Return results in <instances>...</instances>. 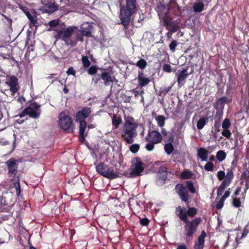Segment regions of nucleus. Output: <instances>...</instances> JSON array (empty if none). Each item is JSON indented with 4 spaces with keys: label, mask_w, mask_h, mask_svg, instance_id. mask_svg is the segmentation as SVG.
I'll list each match as a JSON object with an SVG mask.
<instances>
[{
    "label": "nucleus",
    "mask_w": 249,
    "mask_h": 249,
    "mask_svg": "<svg viewBox=\"0 0 249 249\" xmlns=\"http://www.w3.org/2000/svg\"><path fill=\"white\" fill-rule=\"evenodd\" d=\"M197 157L201 159L202 161H207L208 154H209V151L203 147H200L197 150Z\"/></svg>",
    "instance_id": "25"
},
{
    "label": "nucleus",
    "mask_w": 249,
    "mask_h": 249,
    "mask_svg": "<svg viewBox=\"0 0 249 249\" xmlns=\"http://www.w3.org/2000/svg\"><path fill=\"white\" fill-rule=\"evenodd\" d=\"M164 149L167 155H170L174 151V147L171 142H168L164 145Z\"/></svg>",
    "instance_id": "36"
},
{
    "label": "nucleus",
    "mask_w": 249,
    "mask_h": 249,
    "mask_svg": "<svg viewBox=\"0 0 249 249\" xmlns=\"http://www.w3.org/2000/svg\"><path fill=\"white\" fill-rule=\"evenodd\" d=\"M97 172L103 177L110 179H113L118 178L119 175L114 172L112 167L108 165L101 162L96 166Z\"/></svg>",
    "instance_id": "9"
},
{
    "label": "nucleus",
    "mask_w": 249,
    "mask_h": 249,
    "mask_svg": "<svg viewBox=\"0 0 249 249\" xmlns=\"http://www.w3.org/2000/svg\"><path fill=\"white\" fill-rule=\"evenodd\" d=\"M98 69H99V68L97 65H92L91 66L89 67V68L88 69V73L89 75H95V74H96Z\"/></svg>",
    "instance_id": "40"
},
{
    "label": "nucleus",
    "mask_w": 249,
    "mask_h": 249,
    "mask_svg": "<svg viewBox=\"0 0 249 249\" xmlns=\"http://www.w3.org/2000/svg\"><path fill=\"white\" fill-rule=\"evenodd\" d=\"M207 123L206 119L204 117L200 118L197 122V128L199 130L202 129Z\"/></svg>",
    "instance_id": "37"
},
{
    "label": "nucleus",
    "mask_w": 249,
    "mask_h": 249,
    "mask_svg": "<svg viewBox=\"0 0 249 249\" xmlns=\"http://www.w3.org/2000/svg\"><path fill=\"white\" fill-rule=\"evenodd\" d=\"M231 125L230 120L229 119H225L222 124V127L223 129H229Z\"/></svg>",
    "instance_id": "49"
},
{
    "label": "nucleus",
    "mask_w": 249,
    "mask_h": 249,
    "mask_svg": "<svg viewBox=\"0 0 249 249\" xmlns=\"http://www.w3.org/2000/svg\"><path fill=\"white\" fill-rule=\"evenodd\" d=\"M217 177L220 181L224 180L225 178V173L224 171L220 170L217 172Z\"/></svg>",
    "instance_id": "57"
},
{
    "label": "nucleus",
    "mask_w": 249,
    "mask_h": 249,
    "mask_svg": "<svg viewBox=\"0 0 249 249\" xmlns=\"http://www.w3.org/2000/svg\"><path fill=\"white\" fill-rule=\"evenodd\" d=\"M193 173L189 170H186L183 171L180 174V178L182 179H190L193 176Z\"/></svg>",
    "instance_id": "34"
},
{
    "label": "nucleus",
    "mask_w": 249,
    "mask_h": 249,
    "mask_svg": "<svg viewBox=\"0 0 249 249\" xmlns=\"http://www.w3.org/2000/svg\"><path fill=\"white\" fill-rule=\"evenodd\" d=\"M226 157V154L223 150H219L216 153V158L219 161L224 160Z\"/></svg>",
    "instance_id": "39"
},
{
    "label": "nucleus",
    "mask_w": 249,
    "mask_h": 249,
    "mask_svg": "<svg viewBox=\"0 0 249 249\" xmlns=\"http://www.w3.org/2000/svg\"><path fill=\"white\" fill-rule=\"evenodd\" d=\"M6 165L8 170V174L13 175L12 181H15L14 187L16 189V195L19 196L21 192L20 186L19 183V178L16 176L18 174V164L14 158H11L6 162Z\"/></svg>",
    "instance_id": "4"
},
{
    "label": "nucleus",
    "mask_w": 249,
    "mask_h": 249,
    "mask_svg": "<svg viewBox=\"0 0 249 249\" xmlns=\"http://www.w3.org/2000/svg\"><path fill=\"white\" fill-rule=\"evenodd\" d=\"M54 36L56 40L61 39L67 46L72 47L75 46L79 41L83 42L85 36L75 26H69L64 30L60 29Z\"/></svg>",
    "instance_id": "1"
},
{
    "label": "nucleus",
    "mask_w": 249,
    "mask_h": 249,
    "mask_svg": "<svg viewBox=\"0 0 249 249\" xmlns=\"http://www.w3.org/2000/svg\"><path fill=\"white\" fill-rule=\"evenodd\" d=\"M186 185L185 186L182 183H178L175 186V190L182 201L188 203L190 199L189 191L193 194L196 193V191L192 180L187 181Z\"/></svg>",
    "instance_id": "3"
},
{
    "label": "nucleus",
    "mask_w": 249,
    "mask_h": 249,
    "mask_svg": "<svg viewBox=\"0 0 249 249\" xmlns=\"http://www.w3.org/2000/svg\"><path fill=\"white\" fill-rule=\"evenodd\" d=\"M137 0H125V4L121 8L119 17L125 29L128 28L132 15L137 10Z\"/></svg>",
    "instance_id": "2"
},
{
    "label": "nucleus",
    "mask_w": 249,
    "mask_h": 249,
    "mask_svg": "<svg viewBox=\"0 0 249 249\" xmlns=\"http://www.w3.org/2000/svg\"><path fill=\"white\" fill-rule=\"evenodd\" d=\"M145 140L147 142H153L157 144L161 142L162 137L159 131H150L149 130L147 135L146 136Z\"/></svg>",
    "instance_id": "12"
},
{
    "label": "nucleus",
    "mask_w": 249,
    "mask_h": 249,
    "mask_svg": "<svg viewBox=\"0 0 249 249\" xmlns=\"http://www.w3.org/2000/svg\"><path fill=\"white\" fill-rule=\"evenodd\" d=\"M175 213L179 219L184 223L189 220L185 208L179 206L176 208Z\"/></svg>",
    "instance_id": "18"
},
{
    "label": "nucleus",
    "mask_w": 249,
    "mask_h": 249,
    "mask_svg": "<svg viewBox=\"0 0 249 249\" xmlns=\"http://www.w3.org/2000/svg\"><path fill=\"white\" fill-rule=\"evenodd\" d=\"M91 113L90 107H85L82 110L79 111L76 115V121L79 122L85 121V119L87 118Z\"/></svg>",
    "instance_id": "15"
},
{
    "label": "nucleus",
    "mask_w": 249,
    "mask_h": 249,
    "mask_svg": "<svg viewBox=\"0 0 249 249\" xmlns=\"http://www.w3.org/2000/svg\"><path fill=\"white\" fill-rule=\"evenodd\" d=\"M136 65L140 69L142 70L144 69L146 65L147 62L143 59H140L136 64Z\"/></svg>",
    "instance_id": "43"
},
{
    "label": "nucleus",
    "mask_w": 249,
    "mask_h": 249,
    "mask_svg": "<svg viewBox=\"0 0 249 249\" xmlns=\"http://www.w3.org/2000/svg\"><path fill=\"white\" fill-rule=\"evenodd\" d=\"M214 164L212 162H208L204 166V169L207 171H213V170Z\"/></svg>",
    "instance_id": "47"
},
{
    "label": "nucleus",
    "mask_w": 249,
    "mask_h": 249,
    "mask_svg": "<svg viewBox=\"0 0 249 249\" xmlns=\"http://www.w3.org/2000/svg\"><path fill=\"white\" fill-rule=\"evenodd\" d=\"M167 168L165 166H161L159 168V171L156 177V184L159 186L164 184L167 179Z\"/></svg>",
    "instance_id": "11"
},
{
    "label": "nucleus",
    "mask_w": 249,
    "mask_h": 249,
    "mask_svg": "<svg viewBox=\"0 0 249 249\" xmlns=\"http://www.w3.org/2000/svg\"><path fill=\"white\" fill-rule=\"evenodd\" d=\"M222 118L221 115L215 116V120L213 126L212 127V130H216V131H220L221 126V120Z\"/></svg>",
    "instance_id": "29"
},
{
    "label": "nucleus",
    "mask_w": 249,
    "mask_h": 249,
    "mask_svg": "<svg viewBox=\"0 0 249 249\" xmlns=\"http://www.w3.org/2000/svg\"><path fill=\"white\" fill-rule=\"evenodd\" d=\"M150 220L146 217L140 218V224L142 226H147L149 225Z\"/></svg>",
    "instance_id": "53"
},
{
    "label": "nucleus",
    "mask_w": 249,
    "mask_h": 249,
    "mask_svg": "<svg viewBox=\"0 0 249 249\" xmlns=\"http://www.w3.org/2000/svg\"><path fill=\"white\" fill-rule=\"evenodd\" d=\"M11 205L7 200L5 197L2 196L0 199V209L1 211L7 212L11 208Z\"/></svg>",
    "instance_id": "24"
},
{
    "label": "nucleus",
    "mask_w": 249,
    "mask_h": 249,
    "mask_svg": "<svg viewBox=\"0 0 249 249\" xmlns=\"http://www.w3.org/2000/svg\"><path fill=\"white\" fill-rule=\"evenodd\" d=\"M231 194V192L230 191V189H228V190H227L224 194L221 196L222 198L224 199H226L227 198H228Z\"/></svg>",
    "instance_id": "64"
},
{
    "label": "nucleus",
    "mask_w": 249,
    "mask_h": 249,
    "mask_svg": "<svg viewBox=\"0 0 249 249\" xmlns=\"http://www.w3.org/2000/svg\"><path fill=\"white\" fill-rule=\"evenodd\" d=\"M6 83L10 87V90L12 93V95H14L18 89V78L15 76H12L9 81L7 82Z\"/></svg>",
    "instance_id": "17"
},
{
    "label": "nucleus",
    "mask_w": 249,
    "mask_h": 249,
    "mask_svg": "<svg viewBox=\"0 0 249 249\" xmlns=\"http://www.w3.org/2000/svg\"><path fill=\"white\" fill-rule=\"evenodd\" d=\"M86 24L87 26L85 27V24H83L79 30L82 33V35L85 36L91 37L92 36L91 33L92 26L89 24L88 23H87Z\"/></svg>",
    "instance_id": "23"
},
{
    "label": "nucleus",
    "mask_w": 249,
    "mask_h": 249,
    "mask_svg": "<svg viewBox=\"0 0 249 249\" xmlns=\"http://www.w3.org/2000/svg\"><path fill=\"white\" fill-rule=\"evenodd\" d=\"M131 92L134 94L135 98H137L139 95H141V96L142 97V101L143 100V94L144 93V91L143 90H142L141 91L139 92L138 90H137L136 89H132L131 90Z\"/></svg>",
    "instance_id": "48"
},
{
    "label": "nucleus",
    "mask_w": 249,
    "mask_h": 249,
    "mask_svg": "<svg viewBox=\"0 0 249 249\" xmlns=\"http://www.w3.org/2000/svg\"><path fill=\"white\" fill-rule=\"evenodd\" d=\"M66 72L68 75H72L74 76H75V71L72 67H70Z\"/></svg>",
    "instance_id": "61"
},
{
    "label": "nucleus",
    "mask_w": 249,
    "mask_h": 249,
    "mask_svg": "<svg viewBox=\"0 0 249 249\" xmlns=\"http://www.w3.org/2000/svg\"><path fill=\"white\" fill-rule=\"evenodd\" d=\"M158 124L160 127H162L165 124V118L163 115H159L156 118Z\"/></svg>",
    "instance_id": "41"
},
{
    "label": "nucleus",
    "mask_w": 249,
    "mask_h": 249,
    "mask_svg": "<svg viewBox=\"0 0 249 249\" xmlns=\"http://www.w3.org/2000/svg\"><path fill=\"white\" fill-rule=\"evenodd\" d=\"M171 88L172 86L165 88H160L159 90V95L161 96H165L171 90Z\"/></svg>",
    "instance_id": "45"
},
{
    "label": "nucleus",
    "mask_w": 249,
    "mask_h": 249,
    "mask_svg": "<svg viewBox=\"0 0 249 249\" xmlns=\"http://www.w3.org/2000/svg\"><path fill=\"white\" fill-rule=\"evenodd\" d=\"M179 28V23L178 22H174L171 27V28L169 29V31L171 32V33H175L178 31V30Z\"/></svg>",
    "instance_id": "51"
},
{
    "label": "nucleus",
    "mask_w": 249,
    "mask_h": 249,
    "mask_svg": "<svg viewBox=\"0 0 249 249\" xmlns=\"http://www.w3.org/2000/svg\"><path fill=\"white\" fill-rule=\"evenodd\" d=\"M87 124L86 121H80L79 126V140L83 143L85 141V138L87 136V132H86Z\"/></svg>",
    "instance_id": "14"
},
{
    "label": "nucleus",
    "mask_w": 249,
    "mask_h": 249,
    "mask_svg": "<svg viewBox=\"0 0 249 249\" xmlns=\"http://www.w3.org/2000/svg\"><path fill=\"white\" fill-rule=\"evenodd\" d=\"M24 112L27 113V115H29L30 117L33 118H38L39 117L40 113L37 111L35 110L32 107H28L24 109Z\"/></svg>",
    "instance_id": "27"
},
{
    "label": "nucleus",
    "mask_w": 249,
    "mask_h": 249,
    "mask_svg": "<svg viewBox=\"0 0 249 249\" xmlns=\"http://www.w3.org/2000/svg\"><path fill=\"white\" fill-rule=\"evenodd\" d=\"M59 24V20L58 19H54L51 20L49 22L48 25L50 27L48 28V31H51L52 30L56 31L55 29H53L54 27H56ZM59 30H57V32Z\"/></svg>",
    "instance_id": "31"
},
{
    "label": "nucleus",
    "mask_w": 249,
    "mask_h": 249,
    "mask_svg": "<svg viewBox=\"0 0 249 249\" xmlns=\"http://www.w3.org/2000/svg\"><path fill=\"white\" fill-rule=\"evenodd\" d=\"M189 68V66L184 68L181 71L178 72L177 80L178 85L181 84L182 82L185 81L189 75L193 73L194 70L193 68H191V70L190 72H188Z\"/></svg>",
    "instance_id": "13"
},
{
    "label": "nucleus",
    "mask_w": 249,
    "mask_h": 249,
    "mask_svg": "<svg viewBox=\"0 0 249 249\" xmlns=\"http://www.w3.org/2000/svg\"><path fill=\"white\" fill-rule=\"evenodd\" d=\"M144 164L139 157H135L132 160L131 170L128 172H124V175L127 178H134L139 176L144 170Z\"/></svg>",
    "instance_id": "7"
},
{
    "label": "nucleus",
    "mask_w": 249,
    "mask_h": 249,
    "mask_svg": "<svg viewBox=\"0 0 249 249\" xmlns=\"http://www.w3.org/2000/svg\"><path fill=\"white\" fill-rule=\"evenodd\" d=\"M140 148V145L138 144L135 143L130 145L129 149L132 153H136L139 151Z\"/></svg>",
    "instance_id": "46"
},
{
    "label": "nucleus",
    "mask_w": 249,
    "mask_h": 249,
    "mask_svg": "<svg viewBox=\"0 0 249 249\" xmlns=\"http://www.w3.org/2000/svg\"><path fill=\"white\" fill-rule=\"evenodd\" d=\"M204 6V5L203 2L196 3L193 6L194 11L196 13L200 12L203 10Z\"/></svg>",
    "instance_id": "33"
},
{
    "label": "nucleus",
    "mask_w": 249,
    "mask_h": 249,
    "mask_svg": "<svg viewBox=\"0 0 249 249\" xmlns=\"http://www.w3.org/2000/svg\"><path fill=\"white\" fill-rule=\"evenodd\" d=\"M101 74H95V76L92 77V81L94 83V84H97L98 82L101 80Z\"/></svg>",
    "instance_id": "58"
},
{
    "label": "nucleus",
    "mask_w": 249,
    "mask_h": 249,
    "mask_svg": "<svg viewBox=\"0 0 249 249\" xmlns=\"http://www.w3.org/2000/svg\"><path fill=\"white\" fill-rule=\"evenodd\" d=\"M241 179L244 180L245 181L249 180V173L244 171L241 175Z\"/></svg>",
    "instance_id": "60"
},
{
    "label": "nucleus",
    "mask_w": 249,
    "mask_h": 249,
    "mask_svg": "<svg viewBox=\"0 0 249 249\" xmlns=\"http://www.w3.org/2000/svg\"><path fill=\"white\" fill-rule=\"evenodd\" d=\"M232 132L234 134L235 143H237L238 141H241V139L242 138L243 136L238 131L236 128H235V130H232Z\"/></svg>",
    "instance_id": "38"
},
{
    "label": "nucleus",
    "mask_w": 249,
    "mask_h": 249,
    "mask_svg": "<svg viewBox=\"0 0 249 249\" xmlns=\"http://www.w3.org/2000/svg\"><path fill=\"white\" fill-rule=\"evenodd\" d=\"M228 98L226 96L222 97L217 99L213 104V107L216 110L215 116L223 115V109L225 104L228 103Z\"/></svg>",
    "instance_id": "10"
},
{
    "label": "nucleus",
    "mask_w": 249,
    "mask_h": 249,
    "mask_svg": "<svg viewBox=\"0 0 249 249\" xmlns=\"http://www.w3.org/2000/svg\"><path fill=\"white\" fill-rule=\"evenodd\" d=\"M122 123V119L121 116L114 114L112 117V124L113 127L116 129Z\"/></svg>",
    "instance_id": "28"
},
{
    "label": "nucleus",
    "mask_w": 249,
    "mask_h": 249,
    "mask_svg": "<svg viewBox=\"0 0 249 249\" xmlns=\"http://www.w3.org/2000/svg\"><path fill=\"white\" fill-rule=\"evenodd\" d=\"M19 8L20 10H21L26 15L28 18L30 20L31 23L33 24L34 25L36 24L37 22V19L36 17H33L30 14V13L28 10V8L22 5H19Z\"/></svg>",
    "instance_id": "21"
},
{
    "label": "nucleus",
    "mask_w": 249,
    "mask_h": 249,
    "mask_svg": "<svg viewBox=\"0 0 249 249\" xmlns=\"http://www.w3.org/2000/svg\"><path fill=\"white\" fill-rule=\"evenodd\" d=\"M224 190H225L224 189L219 186L217 190V192H216L217 196H221L222 195V194L223 193Z\"/></svg>",
    "instance_id": "63"
},
{
    "label": "nucleus",
    "mask_w": 249,
    "mask_h": 249,
    "mask_svg": "<svg viewBox=\"0 0 249 249\" xmlns=\"http://www.w3.org/2000/svg\"><path fill=\"white\" fill-rule=\"evenodd\" d=\"M170 8L175 9V11H178L181 15L180 7L177 3V0H171L170 1Z\"/></svg>",
    "instance_id": "32"
},
{
    "label": "nucleus",
    "mask_w": 249,
    "mask_h": 249,
    "mask_svg": "<svg viewBox=\"0 0 249 249\" xmlns=\"http://www.w3.org/2000/svg\"><path fill=\"white\" fill-rule=\"evenodd\" d=\"M197 212V209L195 207H189L188 210H186L187 216L191 218L194 217L196 214Z\"/></svg>",
    "instance_id": "35"
},
{
    "label": "nucleus",
    "mask_w": 249,
    "mask_h": 249,
    "mask_svg": "<svg viewBox=\"0 0 249 249\" xmlns=\"http://www.w3.org/2000/svg\"><path fill=\"white\" fill-rule=\"evenodd\" d=\"M101 79L104 81L105 86H109L110 83H113V80L110 73L107 71L103 72L101 73Z\"/></svg>",
    "instance_id": "26"
},
{
    "label": "nucleus",
    "mask_w": 249,
    "mask_h": 249,
    "mask_svg": "<svg viewBox=\"0 0 249 249\" xmlns=\"http://www.w3.org/2000/svg\"><path fill=\"white\" fill-rule=\"evenodd\" d=\"M161 18L163 26L166 27V29L169 30L175 22V21L172 20V18L168 13L164 14Z\"/></svg>",
    "instance_id": "22"
},
{
    "label": "nucleus",
    "mask_w": 249,
    "mask_h": 249,
    "mask_svg": "<svg viewBox=\"0 0 249 249\" xmlns=\"http://www.w3.org/2000/svg\"><path fill=\"white\" fill-rule=\"evenodd\" d=\"M41 3L44 5V7H43V9L42 10H43L45 13H53L56 11L58 9V5L54 2L45 3L44 1L41 0Z\"/></svg>",
    "instance_id": "16"
},
{
    "label": "nucleus",
    "mask_w": 249,
    "mask_h": 249,
    "mask_svg": "<svg viewBox=\"0 0 249 249\" xmlns=\"http://www.w3.org/2000/svg\"><path fill=\"white\" fill-rule=\"evenodd\" d=\"M138 81L139 85L141 87L147 86L150 82V79L148 77L144 76L143 71H139L138 76Z\"/></svg>",
    "instance_id": "20"
},
{
    "label": "nucleus",
    "mask_w": 249,
    "mask_h": 249,
    "mask_svg": "<svg viewBox=\"0 0 249 249\" xmlns=\"http://www.w3.org/2000/svg\"><path fill=\"white\" fill-rule=\"evenodd\" d=\"M148 143H147L145 145V148L148 151H152L154 149L155 147V144H156L155 142H148Z\"/></svg>",
    "instance_id": "54"
},
{
    "label": "nucleus",
    "mask_w": 249,
    "mask_h": 249,
    "mask_svg": "<svg viewBox=\"0 0 249 249\" xmlns=\"http://www.w3.org/2000/svg\"><path fill=\"white\" fill-rule=\"evenodd\" d=\"M245 188L244 189L243 192L242 194V199L243 200L245 199L246 197V194L248 191V190L249 189V180L245 181Z\"/></svg>",
    "instance_id": "55"
},
{
    "label": "nucleus",
    "mask_w": 249,
    "mask_h": 249,
    "mask_svg": "<svg viewBox=\"0 0 249 249\" xmlns=\"http://www.w3.org/2000/svg\"><path fill=\"white\" fill-rule=\"evenodd\" d=\"M232 204L235 208H239L241 206V201L239 198L231 197Z\"/></svg>",
    "instance_id": "44"
},
{
    "label": "nucleus",
    "mask_w": 249,
    "mask_h": 249,
    "mask_svg": "<svg viewBox=\"0 0 249 249\" xmlns=\"http://www.w3.org/2000/svg\"><path fill=\"white\" fill-rule=\"evenodd\" d=\"M178 45V43L176 40H172L169 45L170 51H171L172 52H174L176 50V48Z\"/></svg>",
    "instance_id": "50"
},
{
    "label": "nucleus",
    "mask_w": 249,
    "mask_h": 249,
    "mask_svg": "<svg viewBox=\"0 0 249 249\" xmlns=\"http://www.w3.org/2000/svg\"><path fill=\"white\" fill-rule=\"evenodd\" d=\"M221 134L227 139H230L231 135V133L229 129H223Z\"/></svg>",
    "instance_id": "52"
},
{
    "label": "nucleus",
    "mask_w": 249,
    "mask_h": 249,
    "mask_svg": "<svg viewBox=\"0 0 249 249\" xmlns=\"http://www.w3.org/2000/svg\"><path fill=\"white\" fill-rule=\"evenodd\" d=\"M202 219L200 217H196L192 221L188 220L184 222V226L186 234V240H190L196 231L198 226L200 224Z\"/></svg>",
    "instance_id": "8"
},
{
    "label": "nucleus",
    "mask_w": 249,
    "mask_h": 249,
    "mask_svg": "<svg viewBox=\"0 0 249 249\" xmlns=\"http://www.w3.org/2000/svg\"><path fill=\"white\" fill-rule=\"evenodd\" d=\"M162 69L163 71L167 72H171L172 71L171 67L168 64H164Z\"/></svg>",
    "instance_id": "59"
},
{
    "label": "nucleus",
    "mask_w": 249,
    "mask_h": 249,
    "mask_svg": "<svg viewBox=\"0 0 249 249\" xmlns=\"http://www.w3.org/2000/svg\"><path fill=\"white\" fill-rule=\"evenodd\" d=\"M137 124H136L129 121H127L124 124L121 137L127 143L131 144L134 142V138L137 135Z\"/></svg>",
    "instance_id": "5"
},
{
    "label": "nucleus",
    "mask_w": 249,
    "mask_h": 249,
    "mask_svg": "<svg viewBox=\"0 0 249 249\" xmlns=\"http://www.w3.org/2000/svg\"><path fill=\"white\" fill-rule=\"evenodd\" d=\"M207 236L206 232L203 231L198 237V240L195 244V249H203L205 243V238Z\"/></svg>",
    "instance_id": "19"
},
{
    "label": "nucleus",
    "mask_w": 249,
    "mask_h": 249,
    "mask_svg": "<svg viewBox=\"0 0 249 249\" xmlns=\"http://www.w3.org/2000/svg\"><path fill=\"white\" fill-rule=\"evenodd\" d=\"M58 124L60 127L68 133H73L75 128L72 118L64 112H61L58 116Z\"/></svg>",
    "instance_id": "6"
},
{
    "label": "nucleus",
    "mask_w": 249,
    "mask_h": 249,
    "mask_svg": "<svg viewBox=\"0 0 249 249\" xmlns=\"http://www.w3.org/2000/svg\"><path fill=\"white\" fill-rule=\"evenodd\" d=\"M30 107H32L33 109H35L36 110H37L39 109L40 107V105H38L37 103H36L35 102H34L33 103H31L30 105Z\"/></svg>",
    "instance_id": "62"
},
{
    "label": "nucleus",
    "mask_w": 249,
    "mask_h": 249,
    "mask_svg": "<svg viewBox=\"0 0 249 249\" xmlns=\"http://www.w3.org/2000/svg\"><path fill=\"white\" fill-rule=\"evenodd\" d=\"M233 169H231L230 170H228V172L227 175H225V181L227 182L228 183L231 184L232 182V179L234 178V174L233 171Z\"/></svg>",
    "instance_id": "30"
},
{
    "label": "nucleus",
    "mask_w": 249,
    "mask_h": 249,
    "mask_svg": "<svg viewBox=\"0 0 249 249\" xmlns=\"http://www.w3.org/2000/svg\"><path fill=\"white\" fill-rule=\"evenodd\" d=\"M83 66L84 68L89 67L90 65V62L89 61L88 56L82 55L81 58Z\"/></svg>",
    "instance_id": "42"
},
{
    "label": "nucleus",
    "mask_w": 249,
    "mask_h": 249,
    "mask_svg": "<svg viewBox=\"0 0 249 249\" xmlns=\"http://www.w3.org/2000/svg\"><path fill=\"white\" fill-rule=\"evenodd\" d=\"M225 200V199L221 197L220 200L216 203L215 206L216 208L218 210L222 209L223 207Z\"/></svg>",
    "instance_id": "56"
}]
</instances>
